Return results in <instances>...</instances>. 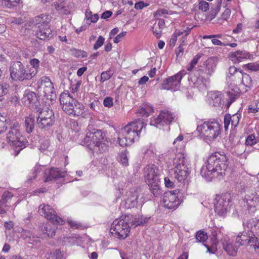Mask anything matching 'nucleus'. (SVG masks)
<instances>
[{"label": "nucleus", "mask_w": 259, "mask_h": 259, "mask_svg": "<svg viewBox=\"0 0 259 259\" xmlns=\"http://www.w3.org/2000/svg\"><path fill=\"white\" fill-rule=\"evenodd\" d=\"M37 84L38 92L41 95L50 99L56 96L53 83L49 77H41L37 81Z\"/></svg>", "instance_id": "obj_9"}, {"label": "nucleus", "mask_w": 259, "mask_h": 259, "mask_svg": "<svg viewBox=\"0 0 259 259\" xmlns=\"http://www.w3.org/2000/svg\"><path fill=\"white\" fill-rule=\"evenodd\" d=\"M238 72H242L241 71H239L235 66H231L229 68V73L230 76H228L229 79H233L234 78H237L235 76Z\"/></svg>", "instance_id": "obj_49"}, {"label": "nucleus", "mask_w": 259, "mask_h": 259, "mask_svg": "<svg viewBox=\"0 0 259 259\" xmlns=\"http://www.w3.org/2000/svg\"><path fill=\"white\" fill-rule=\"evenodd\" d=\"M196 239L200 242H204L207 239V235L204 231H199L195 236Z\"/></svg>", "instance_id": "obj_41"}, {"label": "nucleus", "mask_w": 259, "mask_h": 259, "mask_svg": "<svg viewBox=\"0 0 259 259\" xmlns=\"http://www.w3.org/2000/svg\"><path fill=\"white\" fill-rule=\"evenodd\" d=\"M132 227L128 215L122 217L121 219H116L113 221L111 233L116 235L119 239H124L127 236Z\"/></svg>", "instance_id": "obj_4"}, {"label": "nucleus", "mask_w": 259, "mask_h": 259, "mask_svg": "<svg viewBox=\"0 0 259 259\" xmlns=\"http://www.w3.org/2000/svg\"><path fill=\"white\" fill-rule=\"evenodd\" d=\"M229 80L231 81L230 83L229 87L233 91L235 92H238V91L239 90L238 88V86L241 84V83H238L237 82V78H234L233 79H229Z\"/></svg>", "instance_id": "obj_42"}, {"label": "nucleus", "mask_w": 259, "mask_h": 259, "mask_svg": "<svg viewBox=\"0 0 259 259\" xmlns=\"http://www.w3.org/2000/svg\"><path fill=\"white\" fill-rule=\"evenodd\" d=\"M39 167L38 166H35L34 167V169H33V171L32 174H30L28 177L27 179V182L30 183L32 182V181L33 179H35L37 176V173H38L40 172L39 170Z\"/></svg>", "instance_id": "obj_48"}, {"label": "nucleus", "mask_w": 259, "mask_h": 259, "mask_svg": "<svg viewBox=\"0 0 259 259\" xmlns=\"http://www.w3.org/2000/svg\"><path fill=\"white\" fill-rule=\"evenodd\" d=\"M104 40V38L102 36H100L94 46V49L97 50L100 48L103 45Z\"/></svg>", "instance_id": "obj_53"}, {"label": "nucleus", "mask_w": 259, "mask_h": 259, "mask_svg": "<svg viewBox=\"0 0 259 259\" xmlns=\"http://www.w3.org/2000/svg\"><path fill=\"white\" fill-rule=\"evenodd\" d=\"M113 73L111 72L110 70L103 72L101 75L100 81L101 82H104V81L109 80L111 77Z\"/></svg>", "instance_id": "obj_46"}, {"label": "nucleus", "mask_w": 259, "mask_h": 259, "mask_svg": "<svg viewBox=\"0 0 259 259\" xmlns=\"http://www.w3.org/2000/svg\"><path fill=\"white\" fill-rule=\"evenodd\" d=\"M38 108L39 109L37 112L38 113H42V112L48 113L49 111L52 112V108L49 104L45 103L42 104L41 107L38 106Z\"/></svg>", "instance_id": "obj_43"}, {"label": "nucleus", "mask_w": 259, "mask_h": 259, "mask_svg": "<svg viewBox=\"0 0 259 259\" xmlns=\"http://www.w3.org/2000/svg\"><path fill=\"white\" fill-rule=\"evenodd\" d=\"M179 191L175 190L165 192L162 198V204L164 207L168 209H176L180 204L178 198Z\"/></svg>", "instance_id": "obj_15"}, {"label": "nucleus", "mask_w": 259, "mask_h": 259, "mask_svg": "<svg viewBox=\"0 0 259 259\" xmlns=\"http://www.w3.org/2000/svg\"><path fill=\"white\" fill-rule=\"evenodd\" d=\"M184 34V32H181L179 30H176L172 35L169 41V45L170 47H174L177 40L178 37Z\"/></svg>", "instance_id": "obj_38"}, {"label": "nucleus", "mask_w": 259, "mask_h": 259, "mask_svg": "<svg viewBox=\"0 0 259 259\" xmlns=\"http://www.w3.org/2000/svg\"><path fill=\"white\" fill-rule=\"evenodd\" d=\"M150 187L151 193L156 197H157L160 194V190L159 188V184H157L156 186L154 185H149Z\"/></svg>", "instance_id": "obj_51"}, {"label": "nucleus", "mask_w": 259, "mask_h": 259, "mask_svg": "<svg viewBox=\"0 0 259 259\" xmlns=\"http://www.w3.org/2000/svg\"><path fill=\"white\" fill-rule=\"evenodd\" d=\"M239 114H225L224 116V128L227 131L229 128L230 124H231V127H236L239 123L240 117Z\"/></svg>", "instance_id": "obj_24"}, {"label": "nucleus", "mask_w": 259, "mask_h": 259, "mask_svg": "<svg viewBox=\"0 0 259 259\" xmlns=\"http://www.w3.org/2000/svg\"><path fill=\"white\" fill-rule=\"evenodd\" d=\"M7 140L11 146L19 148L18 151L25 147L26 142L21 135L18 123H15L7 134Z\"/></svg>", "instance_id": "obj_7"}, {"label": "nucleus", "mask_w": 259, "mask_h": 259, "mask_svg": "<svg viewBox=\"0 0 259 259\" xmlns=\"http://www.w3.org/2000/svg\"><path fill=\"white\" fill-rule=\"evenodd\" d=\"M221 37V35H220V34L203 35L202 36V38L204 39H207V38H212V39L211 40V42L213 45H217V46H226V44L223 43L220 40L214 38V37Z\"/></svg>", "instance_id": "obj_35"}, {"label": "nucleus", "mask_w": 259, "mask_h": 259, "mask_svg": "<svg viewBox=\"0 0 259 259\" xmlns=\"http://www.w3.org/2000/svg\"><path fill=\"white\" fill-rule=\"evenodd\" d=\"M244 200L248 209L252 211H254L256 206L259 204V197L256 192H248Z\"/></svg>", "instance_id": "obj_20"}, {"label": "nucleus", "mask_w": 259, "mask_h": 259, "mask_svg": "<svg viewBox=\"0 0 259 259\" xmlns=\"http://www.w3.org/2000/svg\"><path fill=\"white\" fill-rule=\"evenodd\" d=\"M12 79L15 81H23L31 79L30 75L25 68L24 65L20 61H15L11 64L10 69Z\"/></svg>", "instance_id": "obj_8"}, {"label": "nucleus", "mask_w": 259, "mask_h": 259, "mask_svg": "<svg viewBox=\"0 0 259 259\" xmlns=\"http://www.w3.org/2000/svg\"><path fill=\"white\" fill-rule=\"evenodd\" d=\"M68 222L72 229H78L81 227V224L76 221H68Z\"/></svg>", "instance_id": "obj_62"}, {"label": "nucleus", "mask_w": 259, "mask_h": 259, "mask_svg": "<svg viewBox=\"0 0 259 259\" xmlns=\"http://www.w3.org/2000/svg\"><path fill=\"white\" fill-rule=\"evenodd\" d=\"M46 178L45 182H48L59 178L64 177L65 176V172L61 171L58 168H52L48 171L45 172Z\"/></svg>", "instance_id": "obj_25"}, {"label": "nucleus", "mask_w": 259, "mask_h": 259, "mask_svg": "<svg viewBox=\"0 0 259 259\" xmlns=\"http://www.w3.org/2000/svg\"><path fill=\"white\" fill-rule=\"evenodd\" d=\"M128 217L130 218L131 226L134 227L147 223L149 219L147 218L140 217L139 215L137 217V216L134 217L133 215H128Z\"/></svg>", "instance_id": "obj_33"}, {"label": "nucleus", "mask_w": 259, "mask_h": 259, "mask_svg": "<svg viewBox=\"0 0 259 259\" xmlns=\"http://www.w3.org/2000/svg\"><path fill=\"white\" fill-rule=\"evenodd\" d=\"M55 120L54 114H39L37 118V122L42 128L54 124Z\"/></svg>", "instance_id": "obj_21"}, {"label": "nucleus", "mask_w": 259, "mask_h": 259, "mask_svg": "<svg viewBox=\"0 0 259 259\" xmlns=\"http://www.w3.org/2000/svg\"><path fill=\"white\" fill-rule=\"evenodd\" d=\"M228 167L227 158L224 153H213L207 159V164L203 166L200 174L206 178H219L225 175Z\"/></svg>", "instance_id": "obj_1"}, {"label": "nucleus", "mask_w": 259, "mask_h": 259, "mask_svg": "<svg viewBox=\"0 0 259 259\" xmlns=\"http://www.w3.org/2000/svg\"><path fill=\"white\" fill-rule=\"evenodd\" d=\"M70 96L69 95L64 94L61 95L60 98V102L61 104L62 105V109L66 112H68L69 113H72V112H70V110H72L73 109V105L70 102L67 103V101L65 102V100L67 99L70 98Z\"/></svg>", "instance_id": "obj_31"}, {"label": "nucleus", "mask_w": 259, "mask_h": 259, "mask_svg": "<svg viewBox=\"0 0 259 259\" xmlns=\"http://www.w3.org/2000/svg\"><path fill=\"white\" fill-rule=\"evenodd\" d=\"M143 119H138L121 129V136L118 138V143L122 147L132 145L139 139L142 130L145 126Z\"/></svg>", "instance_id": "obj_2"}, {"label": "nucleus", "mask_w": 259, "mask_h": 259, "mask_svg": "<svg viewBox=\"0 0 259 259\" xmlns=\"http://www.w3.org/2000/svg\"><path fill=\"white\" fill-rule=\"evenodd\" d=\"M235 243L238 247L247 245L249 246L250 250L254 249L256 252L259 253V243L257 238L249 237L246 233H240L236 237Z\"/></svg>", "instance_id": "obj_12"}, {"label": "nucleus", "mask_w": 259, "mask_h": 259, "mask_svg": "<svg viewBox=\"0 0 259 259\" xmlns=\"http://www.w3.org/2000/svg\"><path fill=\"white\" fill-rule=\"evenodd\" d=\"M36 36L41 40H45L48 37H52V30L50 29V26L48 25H46L45 27H42L41 25L37 26Z\"/></svg>", "instance_id": "obj_26"}, {"label": "nucleus", "mask_w": 259, "mask_h": 259, "mask_svg": "<svg viewBox=\"0 0 259 259\" xmlns=\"http://www.w3.org/2000/svg\"><path fill=\"white\" fill-rule=\"evenodd\" d=\"M209 4L207 2L202 1L199 3V9L203 12H206L208 10Z\"/></svg>", "instance_id": "obj_58"}, {"label": "nucleus", "mask_w": 259, "mask_h": 259, "mask_svg": "<svg viewBox=\"0 0 259 259\" xmlns=\"http://www.w3.org/2000/svg\"><path fill=\"white\" fill-rule=\"evenodd\" d=\"M200 56H198V55L194 57V58L191 61L189 66L187 67L188 70L191 71L193 70L194 66L198 63V60L200 59Z\"/></svg>", "instance_id": "obj_52"}, {"label": "nucleus", "mask_w": 259, "mask_h": 259, "mask_svg": "<svg viewBox=\"0 0 259 259\" xmlns=\"http://www.w3.org/2000/svg\"><path fill=\"white\" fill-rule=\"evenodd\" d=\"M9 209V206L0 200V214L6 213Z\"/></svg>", "instance_id": "obj_55"}, {"label": "nucleus", "mask_w": 259, "mask_h": 259, "mask_svg": "<svg viewBox=\"0 0 259 259\" xmlns=\"http://www.w3.org/2000/svg\"><path fill=\"white\" fill-rule=\"evenodd\" d=\"M89 132L87 133L84 138V144L90 149H93L96 147H99L101 144L105 141V136L101 130L93 128L92 126L89 125L88 127Z\"/></svg>", "instance_id": "obj_6"}, {"label": "nucleus", "mask_w": 259, "mask_h": 259, "mask_svg": "<svg viewBox=\"0 0 259 259\" xmlns=\"http://www.w3.org/2000/svg\"><path fill=\"white\" fill-rule=\"evenodd\" d=\"M223 246L224 250L230 255L235 256L236 255L238 246L235 243L231 242H225L223 243Z\"/></svg>", "instance_id": "obj_30"}, {"label": "nucleus", "mask_w": 259, "mask_h": 259, "mask_svg": "<svg viewBox=\"0 0 259 259\" xmlns=\"http://www.w3.org/2000/svg\"><path fill=\"white\" fill-rule=\"evenodd\" d=\"M251 55L246 51H237L229 54V58L234 63H238L243 59H250Z\"/></svg>", "instance_id": "obj_22"}, {"label": "nucleus", "mask_w": 259, "mask_h": 259, "mask_svg": "<svg viewBox=\"0 0 259 259\" xmlns=\"http://www.w3.org/2000/svg\"><path fill=\"white\" fill-rule=\"evenodd\" d=\"M208 104L216 112H220L224 106V99L221 92L211 91L207 94Z\"/></svg>", "instance_id": "obj_13"}, {"label": "nucleus", "mask_w": 259, "mask_h": 259, "mask_svg": "<svg viewBox=\"0 0 259 259\" xmlns=\"http://www.w3.org/2000/svg\"><path fill=\"white\" fill-rule=\"evenodd\" d=\"M81 84V81L78 80L75 84H73L71 86V91L72 93H75L77 92L79 88L80 87Z\"/></svg>", "instance_id": "obj_60"}, {"label": "nucleus", "mask_w": 259, "mask_h": 259, "mask_svg": "<svg viewBox=\"0 0 259 259\" xmlns=\"http://www.w3.org/2000/svg\"><path fill=\"white\" fill-rule=\"evenodd\" d=\"M175 165L174 177L179 182H184L188 178L191 165L187 163V159L182 153H178L174 159Z\"/></svg>", "instance_id": "obj_3"}, {"label": "nucleus", "mask_w": 259, "mask_h": 259, "mask_svg": "<svg viewBox=\"0 0 259 259\" xmlns=\"http://www.w3.org/2000/svg\"><path fill=\"white\" fill-rule=\"evenodd\" d=\"M126 34V31H123L118 34L114 39V43H118L121 40V39L123 37H124Z\"/></svg>", "instance_id": "obj_64"}, {"label": "nucleus", "mask_w": 259, "mask_h": 259, "mask_svg": "<svg viewBox=\"0 0 259 259\" xmlns=\"http://www.w3.org/2000/svg\"><path fill=\"white\" fill-rule=\"evenodd\" d=\"M235 76L237 78V82L238 83H241L242 84L248 88L251 85L252 80L248 74H243V72H238Z\"/></svg>", "instance_id": "obj_27"}, {"label": "nucleus", "mask_w": 259, "mask_h": 259, "mask_svg": "<svg viewBox=\"0 0 259 259\" xmlns=\"http://www.w3.org/2000/svg\"><path fill=\"white\" fill-rule=\"evenodd\" d=\"M22 101L24 105L29 108L32 111L37 113L38 106H40L36 94L32 91H26Z\"/></svg>", "instance_id": "obj_17"}, {"label": "nucleus", "mask_w": 259, "mask_h": 259, "mask_svg": "<svg viewBox=\"0 0 259 259\" xmlns=\"http://www.w3.org/2000/svg\"><path fill=\"white\" fill-rule=\"evenodd\" d=\"M104 105L106 107H110L113 105V99L111 97H106L103 101Z\"/></svg>", "instance_id": "obj_61"}, {"label": "nucleus", "mask_w": 259, "mask_h": 259, "mask_svg": "<svg viewBox=\"0 0 259 259\" xmlns=\"http://www.w3.org/2000/svg\"><path fill=\"white\" fill-rule=\"evenodd\" d=\"M38 212L40 215L50 220L54 225H58L63 224V220L57 215L55 211L50 205L40 204Z\"/></svg>", "instance_id": "obj_14"}, {"label": "nucleus", "mask_w": 259, "mask_h": 259, "mask_svg": "<svg viewBox=\"0 0 259 259\" xmlns=\"http://www.w3.org/2000/svg\"><path fill=\"white\" fill-rule=\"evenodd\" d=\"M51 17L49 15L42 14L35 17L34 22L36 26L45 27L46 25L50 26Z\"/></svg>", "instance_id": "obj_28"}, {"label": "nucleus", "mask_w": 259, "mask_h": 259, "mask_svg": "<svg viewBox=\"0 0 259 259\" xmlns=\"http://www.w3.org/2000/svg\"><path fill=\"white\" fill-rule=\"evenodd\" d=\"M144 176L146 183L148 185L156 186L159 184V171L158 167L154 164L146 165L144 169Z\"/></svg>", "instance_id": "obj_11"}, {"label": "nucleus", "mask_w": 259, "mask_h": 259, "mask_svg": "<svg viewBox=\"0 0 259 259\" xmlns=\"http://www.w3.org/2000/svg\"><path fill=\"white\" fill-rule=\"evenodd\" d=\"M230 202L229 199L227 200V198L225 196L219 197L214 204L215 212L220 216L225 215L230 209Z\"/></svg>", "instance_id": "obj_19"}, {"label": "nucleus", "mask_w": 259, "mask_h": 259, "mask_svg": "<svg viewBox=\"0 0 259 259\" xmlns=\"http://www.w3.org/2000/svg\"><path fill=\"white\" fill-rule=\"evenodd\" d=\"M153 112H154L153 107L150 104H144L142 105L139 113H151Z\"/></svg>", "instance_id": "obj_40"}, {"label": "nucleus", "mask_w": 259, "mask_h": 259, "mask_svg": "<svg viewBox=\"0 0 259 259\" xmlns=\"http://www.w3.org/2000/svg\"><path fill=\"white\" fill-rule=\"evenodd\" d=\"M164 184L167 188H172L174 186V183L172 181L170 180L168 177L164 178Z\"/></svg>", "instance_id": "obj_63"}, {"label": "nucleus", "mask_w": 259, "mask_h": 259, "mask_svg": "<svg viewBox=\"0 0 259 259\" xmlns=\"http://www.w3.org/2000/svg\"><path fill=\"white\" fill-rule=\"evenodd\" d=\"M20 1V0H4L3 4L7 8H11L12 7H16Z\"/></svg>", "instance_id": "obj_44"}, {"label": "nucleus", "mask_w": 259, "mask_h": 259, "mask_svg": "<svg viewBox=\"0 0 259 259\" xmlns=\"http://www.w3.org/2000/svg\"><path fill=\"white\" fill-rule=\"evenodd\" d=\"M56 9L58 11H59L60 13L64 15H67L69 14L70 12L68 7L65 6V5L63 3H61L59 4L57 6Z\"/></svg>", "instance_id": "obj_39"}, {"label": "nucleus", "mask_w": 259, "mask_h": 259, "mask_svg": "<svg viewBox=\"0 0 259 259\" xmlns=\"http://www.w3.org/2000/svg\"><path fill=\"white\" fill-rule=\"evenodd\" d=\"M186 74L185 71H181L174 76L164 80L161 83V89L176 91L179 90L183 77Z\"/></svg>", "instance_id": "obj_10"}, {"label": "nucleus", "mask_w": 259, "mask_h": 259, "mask_svg": "<svg viewBox=\"0 0 259 259\" xmlns=\"http://www.w3.org/2000/svg\"><path fill=\"white\" fill-rule=\"evenodd\" d=\"M247 67L249 70L253 71H259V64L257 63H248Z\"/></svg>", "instance_id": "obj_56"}, {"label": "nucleus", "mask_w": 259, "mask_h": 259, "mask_svg": "<svg viewBox=\"0 0 259 259\" xmlns=\"http://www.w3.org/2000/svg\"><path fill=\"white\" fill-rule=\"evenodd\" d=\"M34 119L31 117L26 118L25 121V125L26 126V130L27 133H31L34 127Z\"/></svg>", "instance_id": "obj_37"}, {"label": "nucleus", "mask_w": 259, "mask_h": 259, "mask_svg": "<svg viewBox=\"0 0 259 259\" xmlns=\"http://www.w3.org/2000/svg\"><path fill=\"white\" fill-rule=\"evenodd\" d=\"M29 63L31 67L28 69V71L32 78L35 76L38 72V69L39 68L40 61L37 59L33 58L29 61Z\"/></svg>", "instance_id": "obj_32"}, {"label": "nucleus", "mask_w": 259, "mask_h": 259, "mask_svg": "<svg viewBox=\"0 0 259 259\" xmlns=\"http://www.w3.org/2000/svg\"><path fill=\"white\" fill-rule=\"evenodd\" d=\"M256 143V140L255 136L253 134L249 135L246 139L245 144L248 146H252Z\"/></svg>", "instance_id": "obj_50"}, {"label": "nucleus", "mask_w": 259, "mask_h": 259, "mask_svg": "<svg viewBox=\"0 0 259 259\" xmlns=\"http://www.w3.org/2000/svg\"><path fill=\"white\" fill-rule=\"evenodd\" d=\"M9 88V85L7 83L0 84V97L7 93Z\"/></svg>", "instance_id": "obj_54"}, {"label": "nucleus", "mask_w": 259, "mask_h": 259, "mask_svg": "<svg viewBox=\"0 0 259 259\" xmlns=\"http://www.w3.org/2000/svg\"><path fill=\"white\" fill-rule=\"evenodd\" d=\"M168 14V11L166 9H159L154 13V17H159Z\"/></svg>", "instance_id": "obj_57"}, {"label": "nucleus", "mask_w": 259, "mask_h": 259, "mask_svg": "<svg viewBox=\"0 0 259 259\" xmlns=\"http://www.w3.org/2000/svg\"><path fill=\"white\" fill-rule=\"evenodd\" d=\"M174 118L172 114H155L151 119L150 124L160 128L170 123Z\"/></svg>", "instance_id": "obj_18"}, {"label": "nucleus", "mask_w": 259, "mask_h": 259, "mask_svg": "<svg viewBox=\"0 0 259 259\" xmlns=\"http://www.w3.org/2000/svg\"><path fill=\"white\" fill-rule=\"evenodd\" d=\"M46 257L47 259H63L62 254L59 250H55L47 253Z\"/></svg>", "instance_id": "obj_36"}, {"label": "nucleus", "mask_w": 259, "mask_h": 259, "mask_svg": "<svg viewBox=\"0 0 259 259\" xmlns=\"http://www.w3.org/2000/svg\"><path fill=\"white\" fill-rule=\"evenodd\" d=\"M127 154V152H126V151H124L122 152L120 155L119 161L122 165L124 166H127L128 164Z\"/></svg>", "instance_id": "obj_47"}, {"label": "nucleus", "mask_w": 259, "mask_h": 259, "mask_svg": "<svg viewBox=\"0 0 259 259\" xmlns=\"http://www.w3.org/2000/svg\"><path fill=\"white\" fill-rule=\"evenodd\" d=\"M6 121V117L3 114H0V133L4 131L5 126V123Z\"/></svg>", "instance_id": "obj_59"}, {"label": "nucleus", "mask_w": 259, "mask_h": 259, "mask_svg": "<svg viewBox=\"0 0 259 259\" xmlns=\"http://www.w3.org/2000/svg\"><path fill=\"white\" fill-rule=\"evenodd\" d=\"M40 228L45 235L44 237H52L55 235L56 227H53L49 223L43 224Z\"/></svg>", "instance_id": "obj_29"}, {"label": "nucleus", "mask_w": 259, "mask_h": 259, "mask_svg": "<svg viewBox=\"0 0 259 259\" xmlns=\"http://www.w3.org/2000/svg\"><path fill=\"white\" fill-rule=\"evenodd\" d=\"M221 124L215 120L205 121L197 127L198 131L210 140L215 139L221 134Z\"/></svg>", "instance_id": "obj_5"}, {"label": "nucleus", "mask_w": 259, "mask_h": 259, "mask_svg": "<svg viewBox=\"0 0 259 259\" xmlns=\"http://www.w3.org/2000/svg\"><path fill=\"white\" fill-rule=\"evenodd\" d=\"M216 64L212 58H208L204 62V66L198 70L199 77L204 80L205 82L208 81L210 77L214 71Z\"/></svg>", "instance_id": "obj_16"}, {"label": "nucleus", "mask_w": 259, "mask_h": 259, "mask_svg": "<svg viewBox=\"0 0 259 259\" xmlns=\"http://www.w3.org/2000/svg\"><path fill=\"white\" fill-rule=\"evenodd\" d=\"M13 197V195L12 193L9 191H5L4 192L1 201H3L5 204H7L8 203L10 202V200Z\"/></svg>", "instance_id": "obj_45"}, {"label": "nucleus", "mask_w": 259, "mask_h": 259, "mask_svg": "<svg viewBox=\"0 0 259 259\" xmlns=\"http://www.w3.org/2000/svg\"><path fill=\"white\" fill-rule=\"evenodd\" d=\"M138 196L136 192H134L132 196L128 198L126 201V205L128 207H134L137 205Z\"/></svg>", "instance_id": "obj_34"}, {"label": "nucleus", "mask_w": 259, "mask_h": 259, "mask_svg": "<svg viewBox=\"0 0 259 259\" xmlns=\"http://www.w3.org/2000/svg\"><path fill=\"white\" fill-rule=\"evenodd\" d=\"M244 227L247 231H250L255 235L259 236V220L252 218L248 220L245 224Z\"/></svg>", "instance_id": "obj_23"}]
</instances>
